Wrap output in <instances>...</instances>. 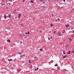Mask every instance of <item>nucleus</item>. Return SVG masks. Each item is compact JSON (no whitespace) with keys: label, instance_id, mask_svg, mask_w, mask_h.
Segmentation results:
<instances>
[{"label":"nucleus","instance_id":"nucleus-1","mask_svg":"<svg viewBox=\"0 0 74 74\" xmlns=\"http://www.w3.org/2000/svg\"><path fill=\"white\" fill-rule=\"evenodd\" d=\"M57 34H58V36H61L62 34H61V32H57Z\"/></svg>","mask_w":74,"mask_h":74},{"label":"nucleus","instance_id":"nucleus-2","mask_svg":"<svg viewBox=\"0 0 74 74\" xmlns=\"http://www.w3.org/2000/svg\"><path fill=\"white\" fill-rule=\"evenodd\" d=\"M17 54H19L20 55H21V54H22V52H20V51H18L17 53Z\"/></svg>","mask_w":74,"mask_h":74},{"label":"nucleus","instance_id":"nucleus-3","mask_svg":"<svg viewBox=\"0 0 74 74\" xmlns=\"http://www.w3.org/2000/svg\"><path fill=\"white\" fill-rule=\"evenodd\" d=\"M7 18H11V15L8 14L7 16Z\"/></svg>","mask_w":74,"mask_h":74},{"label":"nucleus","instance_id":"nucleus-4","mask_svg":"<svg viewBox=\"0 0 74 74\" xmlns=\"http://www.w3.org/2000/svg\"><path fill=\"white\" fill-rule=\"evenodd\" d=\"M67 56L66 55L65 56H64L63 58V59H64V58H67Z\"/></svg>","mask_w":74,"mask_h":74},{"label":"nucleus","instance_id":"nucleus-5","mask_svg":"<svg viewBox=\"0 0 74 74\" xmlns=\"http://www.w3.org/2000/svg\"><path fill=\"white\" fill-rule=\"evenodd\" d=\"M66 27H68L69 26V25L67 24L65 25Z\"/></svg>","mask_w":74,"mask_h":74},{"label":"nucleus","instance_id":"nucleus-6","mask_svg":"<svg viewBox=\"0 0 74 74\" xmlns=\"http://www.w3.org/2000/svg\"><path fill=\"white\" fill-rule=\"evenodd\" d=\"M4 15L5 16H4V18L5 19H6V18H7V16H6V14H4Z\"/></svg>","mask_w":74,"mask_h":74},{"label":"nucleus","instance_id":"nucleus-7","mask_svg":"<svg viewBox=\"0 0 74 74\" xmlns=\"http://www.w3.org/2000/svg\"><path fill=\"white\" fill-rule=\"evenodd\" d=\"M21 14H18V18H21Z\"/></svg>","mask_w":74,"mask_h":74},{"label":"nucleus","instance_id":"nucleus-8","mask_svg":"<svg viewBox=\"0 0 74 74\" xmlns=\"http://www.w3.org/2000/svg\"><path fill=\"white\" fill-rule=\"evenodd\" d=\"M70 51H69L67 53V54H70Z\"/></svg>","mask_w":74,"mask_h":74},{"label":"nucleus","instance_id":"nucleus-9","mask_svg":"<svg viewBox=\"0 0 74 74\" xmlns=\"http://www.w3.org/2000/svg\"><path fill=\"white\" fill-rule=\"evenodd\" d=\"M8 61H9V62H10L11 61H12V60L11 59H10V60L9 59H8Z\"/></svg>","mask_w":74,"mask_h":74},{"label":"nucleus","instance_id":"nucleus-10","mask_svg":"<svg viewBox=\"0 0 74 74\" xmlns=\"http://www.w3.org/2000/svg\"><path fill=\"white\" fill-rule=\"evenodd\" d=\"M68 40H69V41H72V39H71L70 38H69Z\"/></svg>","mask_w":74,"mask_h":74},{"label":"nucleus","instance_id":"nucleus-11","mask_svg":"<svg viewBox=\"0 0 74 74\" xmlns=\"http://www.w3.org/2000/svg\"><path fill=\"white\" fill-rule=\"evenodd\" d=\"M7 42H10V40L9 39V40H7Z\"/></svg>","mask_w":74,"mask_h":74},{"label":"nucleus","instance_id":"nucleus-12","mask_svg":"<svg viewBox=\"0 0 74 74\" xmlns=\"http://www.w3.org/2000/svg\"><path fill=\"white\" fill-rule=\"evenodd\" d=\"M30 3H33V1L32 0L31 1V2H30Z\"/></svg>","mask_w":74,"mask_h":74},{"label":"nucleus","instance_id":"nucleus-13","mask_svg":"<svg viewBox=\"0 0 74 74\" xmlns=\"http://www.w3.org/2000/svg\"><path fill=\"white\" fill-rule=\"evenodd\" d=\"M45 0H40V2H42V1H44Z\"/></svg>","mask_w":74,"mask_h":74},{"label":"nucleus","instance_id":"nucleus-14","mask_svg":"<svg viewBox=\"0 0 74 74\" xmlns=\"http://www.w3.org/2000/svg\"><path fill=\"white\" fill-rule=\"evenodd\" d=\"M16 9H15V10H14L13 11V13L16 12Z\"/></svg>","mask_w":74,"mask_h":74},{"label":"nucleus","instance_id":"nucleus-15","mask_svg":"<svg viewBox=\"0 0 74 74\" xmlns=\"http://www.w3.org/2000/svg\"><path fill=\"white\" fill-rule=\"evenodd\" d=\"M50 26L51 27H52V26H53V24H51Z\"/></svg>","mask_w":74,"mask_h":74},{"label":"nucleus","instance_id":"nucleus-16","mask_svg":"<svg viewBox=\"0 0 74 74\" xmlns=\"http://www.w3.org/2000/svg\"><path fill=\"white\" fill-rule=\"evenodd\" d=\"M31 61V60H29V63H32V62H30Z\"/></svg>","mask_w":74,"mask_h":74},{"label":"nucleus","instance_id":"nucleus-17","mask_svg":"<svg viewBox=\"0 0 74 74\" xmlns=\"http://www.w3.org/2000/svg\"><path fill=\"white\" fill-rule=\"evenodd\" d=\"M58 66V64H56L55 65V66Z\"/></svg>","mask_w":74,"mask_h":74},{"label":"nucleus","instance_id":"nucleus-18","mask_svg":"<svg viewBox=\"0 0 74 74\" xmlns=\"http://www.w3.org/2000/svg\"><path fill=\"white\" fill-rule=\"evenodd\" d=\"M40 51H42V49H40Z\"/></svg>","mask_w":74,"mask_h":74},{"label":"nucleus","instance_id":"nucleus-19","mask_svg":"<svg viewBox=\"0 0 74 74\" xmlns=\"http://www.w3.org/2000/svg\"><path fill=\"white\" fill-rule=\"evenodd\" d=\"M53 33H54V34H56V31H54L53 32Z\"/></svg>","mask_w":74,"mask_h":74},{"label":"nucleus","instance_id":"nucleus-20","mask_svg":"<svg viewBox=\"0 0 74 74\" xmlns=\"http://www.w3.org/2000/svg\"><path fill=\"white\" fill-rule=\"evenodd\" d=\"M8 6H6V9H8Z\"/></svg>","mask_w":74,"mask_h":74},{"label":"nucleus","instance_id":"nucleus-21","mask_svg":"<svg viewBox=\"0 0 74 74\" xmlns=\"http://www.w3.org/2000/svg\"><path fill=\"white\" fill-rule=\"evenodd\" d=\"M21 25L22 26H23V24H21Z\"/></svg>","mask_w":74,"mask_h":74},{"label":"nucleus","instance_id":"nucleus-22","mask_svg":"<svg viewBox=\"0 0 74 74\" xmlns=\"http://www.w3.org/2000/svg\"><path fill=\"white\" fill-rule=\"evenodd\" d=\"M48 39L49 40H50V38H49V37L48 38Z\"/></svg>","mask_w":74,"mask_h":74},{"label":"nucleus","instance_id":"nucleus-23","mask_svg":"<svg viewBox=\"0 0 74 74\" xmlns=\"http://www.w3.org/2000/svg\"><path fill=\"white\" fill-rule=\"evenodd\" d=\"M21 44H22V41H21L20 42Z\"/></svg>","mask_w":74,"mask_h":74},{"label":"nucleus","instance_id":"nucleus-24","mask_svg":"<svg viewBox=\"0 0 74 74\" xmlns=\"http://www.w3.org/2000/svg\"><path fill=\"white\" fill-rule=\"evenodd\" d=\"M1 17L0 16V21H1Z\"/></svg>","mask_w":74,"mask_h":74},{"label":"nucleus","instance_id":"nucleus-25","mask_svg":"<svg viewBox=\"0 0 74 74\" xmlns=\"http://www.w3.org/2000/svg\"><path fill=\"white\" fill-rule=\"evenodd\" d=\"M27 33H28V34H29V33H30V32H28Z\"/></svg>","mask_w":74,"mask_h":74},{"label":"nucleus","instance_id":"nucleus-26","mask_svg":"<svg viewBox=\"0 0 74 74\" xmlns=\"http://www.w3.org/2000/svg\"><path fill=\"white\" fill-rule=\"evenodd\" d=\"M1 2H4V1H3V0H2L1 1Z\"/></svg>","mask_w":74,"mask_h":74},{"label":"nucleus","instance_id":"nucleus-27","mask_svg":"<svg viewBox=\"0 0 74 74\" xmlns=\"http://www.w3.org/2000/svg\"><path fill=\"white\" fill-rule=\"evenodd\" d=\"M63 53L64 54H66V53H65V52H64Z\"/></svg>","mask_w":74,"mask_h":74},{"label":"nucleus","instance_id":"nucleus-28","mask_svg":"<svg viewBox=\"0 0 74 74\" xmlns=\"http://www.w3.org/2000/svg\"><path fill=\"white\" fill-rule=\"evenodd\" d=\"M63 1H64V2H65V1H66V0H63Z\"/></svg>","mask_w":74,"mask_h":74},{"label":"nucleus","instance_id":"nucleus-29","mask_svg":"<svg viewBox=\"0 0 74 74\" xmlns=\"http://www.w3.org/2000/svg\"><path fill=\"white\" fill-rule=\"evenodd\" d=\"M36 70H37V69H35L34 70L35 71H36Z\"/></svg>","mask_w":74,"mask_h":74},{"label":"nucleus","instance_id":"nucleus-30","mask_svg":"<svg viewBox=\"0 0 74 74\" xmlns=\"http://www.w3.org/2000/svg\"><path fill=\"white\" fill-rule=\"evenodd\" d=\"M57 19H58V21H60V19H59V18H58Z\"/></svg>","mask_w":74,"mask_h":74},{"label":"nucleus","instance_id":"nucleus-31","mask_svg":"<svg viewBox=\"0 0 74 74\" xmlns=\"http://www.w3.org/2000/svg\"><path fill=\"white\" fill-rule=\"evenodd\" d=\"M72 53H74V51H72Z\"/></svg>","mask_w":74,"mask_h":74},{"label":"nucleus","instance_id":"nucleus-32","mask_svg":"<svg viewBox=\"0 0 74 74\" xmlns=\"http://www.w3.org/2000/svg\"><path fill=\"white\" fill-rule=\"evenodd\" d=\"M22 56H22H22H20V57H22Z\"/></svg>","mask_w":74,"mask_h":74},{"label":"nucleus","instance_id":"nucleus-33","mask_svg":"<svg viewBox=\"0 0 74 74\" xmlns=\"http://www.w3.org/2000/svg\"><path fill=\"white\" fill-rule=\"evenodd\" d=\"M9 1H10L11 2H12V0H9Z\"/></svg>","mask_w":74,"mask_h":74},{"label":"nucleus","instance_id":"nucleus-34","mask_svg":"<svg viewBox=\"0 0 74 74\" xmlns=\"http://www.w3.org/2000/svg\"><path fill=\"white\" fill-rule=\"evenodd\" d=\"M27 34V32L25 33V34Z\"/></svg>","mask_w":74,"mask_h":74},{"label":"nucleus","instance_id":"nucleus-35","mask_svg":"<svg viewBox=\"0 0 74 74\" xmlns=\"http://www.w3.org/2000/svg\"><path fill=\"white\" fill-rule=\"evenodd\" d=\"M37 70H38V68H37Z\"/></svg>","mask_w":74,"mask_h":74},{"label":"nucleus","instance_id":"nucleus-36","mask_svg":"<svg viewBox=\"0 0 74 74\" xmlns=\"http://www.w3.org/2000/svg\"><path fill=\"white\" fill-rule=\"evenodd\" d=\"M24 1H25V0H23V2H24Z\"/></svg>","mask_w":74,"mask_h":74},{"label":"nucleus","instance_id":"nucleus-37","mask_svg":"<svg viewBox=\"0 0 74 74\" xmlns=\"http://www.w3.org/2000/svg\"><path fill=\"white\" fill-rule=\"evenodd\" d=\"M72 10H74V8H73L72 9Z\"/></svg>","mask_w":74,"mask_h":74},{"label":"nucleus","instance_id":"nucleus-38","mask_svg":"<svg viewBox=\"0 0 74 74\" xmlns=\"http://www.w3.org/2000/svg\"><path fill=\"white\" fill-rule=\"evenodd\" d=\"M9 5H11V3H9Z\"/></svg>","mask_w":74,"mask_h":74},{"label":"nucleus","instance_id":"nucleus-39","mask_svg":"<svg viewBox=\"0 0 74 74\" xmlns=\"http://www.w3.org/2000/svg\"><path fill=\"white\" fill-rule=\"evenodd\" d=\"M51 38H52V37H50V38H51Z\"/></svg>","mask_w":74,"mask_h":74},{"label":"nucleus","instance_id":"nucleus-40","mask_svg":"<svg viewBox=\"0 0 74 74\" xmlns=\"http://www.w3.org/2000/svg\"><path fill=\"white\" fill-rule=\"evenodd\" d=\"M22 56H25V55H22Z\"/></svg>","mask_w":74,"mask_h":74},{"label":"nucleus","instance_id":"nucleus-41","mask_svg":"<svg viewBox=\"0 0 74 74\" xmlns=\"http://www.w3.org/2000/svg\"><path fill=\"white\" fill-rule=\"evenodd\" d=\"M51 15H52V16H53V14H52Z\"/></svg>","mask_w":74,"mask_h":74},{"label":"nucleus","instance_id":"nucleus-42","mask_svg":"<svg viewBox=\"0 0 74 74\" xmlns=\"http://www.w3.org/2000/svg\"><path fill=\"white\" fill-rule=\"evenodd\" d=\"M73 33H74V30L73 31Z\"/></svg>","mask_w":74,"mask_h":74},{"label":"nucleus","instance_id":"nucleus-43","mask_svg":"<svg viewBox=\"0 0 74 74\" xmlns=\"http://www.w3.org/2000/svg\"><path fill=\"white\" fill-rule=\"evenodd\" d=\"M2 5H4V4Z\"/></svg>","mask_w":74,"mask_h":74},{"label":"nucleus","instance_id":"nucleus-44","mask_svg":"<svg viewBox=\"0 0 74 74\" xmlns=\"http://www.w3.org/2000/svg\"><path fill=\"white\" fill-rule=\"evenodd\" d=\"M64 51H64V50H63V52H64Z\"/></svg>","mask_w":74,"mask_h":74},{"label":"nucleus","instance_id":"nucleus-45","mask_svg":"<svg viewBox=\"0 0 74 74\" xmlns=\"http://www.w3.org/2000/svg\"><path fill=\"white\" fill-rule=\"evenodd\" d=\"M52 70H54V69H51Z\"/></svg>","mask_w":74,"mask_h":74},{"label":"nucleus","instance_id":"nucleus-46","mask_svg":"<svg viewBox=\"0 0 74 74\" xmlns=\"http://www.w3.org/2000/svg\"><path fill=\"white\" fill-rule=\"evenodd\" d=\"M18 73H19V71H18Z\"/></svg>","mask_w":74,"mask_h":74},{"label":"nucleus","instance_id":"nucleus-47","mask_svg":"<svg viewBox=\"0 0 74 74\" xmlns=\"http://www.w3.org/2000/svg\"><path fill=\"white\" fill-rule=\"evenodd\" d=\"M36 31H38V30H37Z\"/></svg>","mask_w":74,"mask_h":74},{"label":"nucleus","instance_id":"nucleus-48","mask_svg":"<svg viewBox=\"0 0 74 74\" xmlns=\"http://www.w3.org/2000/svg\"><path fill=\"white\" fill-rule=\"evenodd\" d=\"M56 21H57V20H56Z\"/></svg>","mask_w":74,"mask_h":74},{"label":"nucleus","instance_id":"nucleus-49","mask_svg":"<svg viewBox=\"0 0 74 74\" xmlns=\"http://www.w3.org/2000/svg\"><path fill=\"white\" fill-rule=\"evenodd\" d=\"M65 71H67V70H65Z\"/></svg>","mask_w":74,"mask_h":74}]
</instances>
